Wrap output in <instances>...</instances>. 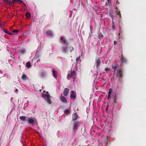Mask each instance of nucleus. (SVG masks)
Here are the masks:
<instances>
[{"label": "nucleus", "instance_id": "393cba45", "mask_svg": "<svg viewBox=\"0 0 146 146\" xmlns=\"http://www.w3.org/2000/svg\"><path fill=\"white\" fill-rule=\"evenodd\" d=\"M103 35H102V33L99 32L98 34V38H102Z\"/></svg>", "mask_w": 146, "mask_h": 146}, {"label": "nucleus", "instance_id": "c756f323", "mask_svg": "<svg viewBox=\"0 0 146 146\" xmlns=\"http://www.w3.org/2000/svg\"><path fill=\"white\" fill-rule=\"evenodd\" d=\"M46 75V73L45 72H42L41 74V77H44Z\"/></svg>", "mask_w": 146, "mask_h": 146}, {"label": "nucleus", "instance_id": "4468645a", "mask_svg": "<svg viewBox=\"0 0 146 146\" xmlns=\"http://www.w3.org/2000/svg\"><path fill=\"white\" fill-rule=\"evenodd\" d=\"M68 47L67 46H63L62 47V52L64 53H65L66 52L67 50Z\"/></svg>", "mask_w": 146, "mask_h": 146}, {"label": "nucleus", "instance_id": "cd10ccee", "mask_svg": "<svg viewBox=\"0 0 146 146\" xmlns=\"http://www.w3.org/2000/svg\"><path fill=\"white\" fill-rule=\"evenodd\" d=\"M112 28L113 30L115 29V24L113 20L112 22Z\"/></svg>", "mask_w": 146, "mask_h": 146}, {"label": "nucleus", "instance_id": "b1692460", "mask_svg": "<svg viewBox=\"0 0 146 146\" xmlns=\"http://www.w3.org/2000/svg\"><path fill=\"white\" fill-rule=\"evenodd\" d=\"M26 66L27 68H30L31 66L30 62L29 61L27 62L26 63Z\"/></svg>", "mask_w": 146, "mask_h": 146}, {"label": "nucleus", "instance_id": "dca6fc26", "mask_svg": "<svg viewBox=\"0 0 146 146\" xmlns=\"http://www.w3.org/2000/svg\"><path fill=\"white\" fill-rule=\"evenodd\" d=\"M112 92V89H110L109 90V91L108 92V100H109V99L110 98V96L111 93V92Z\"/></svg>", "mask_w": 146, "mask_h": 146}, {"label": "nucleus", "instance_id": "37998d69", "mask_svg": "<svg viewBox=\"0 0 146 146\" xmlns=\"http://www.w3.org/2000/svg\"><path fill=\"white\" fill-rule=\"evenodd\" d=\"M115 99H114V102H115Z\"/></svg>", "mask_w": 146, "mask_h": 146}, {"label": "nucleus", "instance_id": "a878e982", "mask_svg": "<svg viewBox=\"0 0 146 146\" xmlns=\"http://www.w3.org/2000/svg\"><path fill=\"white\" fill-rule=\"evenodd\" d=\"M108 2L106 3V4L109 6L111 4V0H107Z\"/></svg>", "mask_w": 146, "mask_h": 146}, {"label": "nucleus", "instance_id": "9b49d317", "mask_svg": "<svg viewBox=\"0 0 146 146\" xmlns=\"http://www.w3.org/2000/svg\"><path fill=\"white\" fill-rule=\"evenodd\" d=\"M72 77L74 78H75L77 76V72L75 70L73 71L71 73Z\"/></svg>", "mask_w": 146, "mask_h": 146}, {"label": "nucleus", "instance_id": "72a5a7b5", "mask_svg": "<svg viewBox=\"0 0 146 146\" xmlns=\"http://www.w3.org/2000/svg\"><path fill=\"white\" fill-rule=\"evenodd\" d=\"M45 96L47 98H49L50 97L49 95L48 94H46L45 95Z\"/></svg>", "mask_w": 146, "mask_h": 146}, {"label": "nucleus", "instance_id": "a19ab883", "mask_svg": "<svg viewBox=\"0 0 146 146\" xmlns=\"http://www.w3.org/2000/svg\"><path fill=\"white\" fill-rule=\"evenodd\" d=\"M108 106H107L106 107V111H107L108 109Z\"/></svg>", "mask_w": 146, "mask_h": 146}, {"label": "nucleus", "instance_id": "f257e3e1", "mask_svg": "<svg viewBox=\"0 0 146 146\" xmlns=\"http://www.w3.org/2000/svg\"><path fill=\"white\" fill-rule=\"evenodd\" d=\"M20 119L23 121H28V123L30 124L31 126L34 125L35 123L34 120L31 118H29L27 117L24 116H21L19 117Z\"/></svg>", "mask_w": 146, "mask_h": 146}, {"label": "nucleus", "instance_id": "6e6552de", "mask_svg": "<svg viewBox=\"0 0 146 146\" xmlns=\"http://www.w3.org/2000/svg\"><path fill=\"white\" fill-rule=\"evenodd\" d=\"M78 115L76 113H75L72 114V120L74 121L78 119Z\"/></svg>", "mask_w": 146, "mask_h": 146}, {"label": "nucleus", "instance_id": "20e7f679", "mask_svg": "<svg viewBox=\"0 0 146 146\" xmlns=\"http://www.w3.org/2000/svg\"><path fill=\"white\" fill-rule=\"evenodd\" d=\"M101 60L99 58L96 59L95 62V65L96 67V69L98 70L99 67L101 64Z\"/></svg>", "mask_w": 146, "mask_h": 146}, {"label": "nucleus", "instance_id": "f704fd0d", "mask_svg": "<svg viewBox=\"0 0 146 146\" xmlns=\"http://www.w3.org/2000/svg\"><path fill=\"white\" fill-rule=\"evenodd\" d=\"M4 32H5V33H6L7 34H8V31L7 30H6L5 29L4 30Z\"/></svg>", "mask_w": 146, "mask_h": 146}, {"label": "nucleus", "instance_id": "a211bd4d", "mask_svg": "<svg viewBox=\"0 0 146 146\" xmlns=\"http://www.w3.org/2000/svg\"><path fill=\"white\" fill-rule=\"evenodd\" d=\"M21 78L23 80H25L28 79V78L26 75L25 74H23Z\"/></svg>", "mask_w": 146, "mask_h": 146}, {"label": "nucleus", "instance_id": "7ed1b4c3", "mask_svg": "<svg viewBox=\"0 0 146 146\" xmlns=\"http://www.w3.org/2000/svg\"><path fill=\"white\" fill-rule=\"evenodd\" d=\"M117 77L121 78L123 77V71L121 69H117Z\"/></svg>", "mask_w": 146, "mask_h": 146}, {"label": "nucleus", "instance_id": "ea45409f", "mask_svg": "<svg viewBox=\"0 0 146 146\" xmlns=\"http://www.w3.org/2000/svg\"><path fill=\"white\" fill-rule=\"evenodd\" d=\"M2 0L4 1H5V3H6L7 1H8V0Z\"/></svg>", "mask_w": 146, "mask_h": 146}, {"label": "nucleus", "instance_id": "ddd939ff", "mask_svg": "<svg viewBox=\"0 0 146 146\" xmlns=\"http://www.w3.org/2000/svg\"><path fill=\"white\" fill-rule=\"evenodd\" d=\"M13 3V0L12 1H10V0H8L6 3L9 4L10 6L13 7L14 5Z\"/></svg>", "mask_w": 146, "mask_h": 146}, {"label": "nucleus", "instance_id": "58836bf2", "mask_svg": "<svg viewBox=\"0 0 146 146\" xmlns=\"http://www.w3.org/2000/svg\"><path fill=\"white\" fill-rule=\"evenodd\" d=\"M18 90L17 89H16L15 90V92H17V93H18Z\"/></svg>", "mask_w": 146, "mask_h": 146}, {"label": "nucleus", "instance_id": "f8f14e48", "mask_svg": "<svg viewBox=\"0 0 146 146\" xmlns=\"http://www.w3.org/2000/svg\"><path fill=\"white\" fill-rule=\"evenodd\" d=\"M52 72L53 73V77L56 78V72L55 69L53 68H52Z\"/></svg>", "mask_w": 146, "mask_h": 146}, {"label": "nucleus", "instance_id": "bb28decb", "mask_svg": "<svg viewBox=\"0 0 146 146\" xmlns=\"http://www.w3.org/2000/svg\"><path fill=\"white\" fill-rule=\"evenodd\" d=\"M72 77V75L71 74H68L67 76V78L68 80H70L71 78V77Z\"/></svg>", "mask_w": 146, "mask_h": 146}, {"label": "nucleus", "instance_id": "79ce46f5", "mask_svg": "<svg viewBox=\"0 0 146 146\" xmlns=\"http://www.w3.org/2000/svg\"><path fill=\"white\" fill-rule=\"evenodd\" d=\"M9 35H12V33H8V34Z\"/></svg>", "mask_w": 146, "mask_h": 146}, {"label": "nucleus", "instance_id": "5701e85b", "mask_svg": "<svg viewBox=\"0 0 146 146\" xmlns=\"http://www.w3.org/2000/svg\"><path fill=\"white\" fill-rule=\"evenodd\" d=\"M13 3L15 2H18L19 3H23V2L21 0H13Z\"/></svg>", "mask_w": 146, "mask_h": 146}, {"label": "nucleus", "instance_id": "2f4dec72", "mask_svg": "<svg viewBox=\"0 0 146 146\" xmlns=\"http://www.w3.org/2000/svg\"><path fill=\"white\" fill-rule=\"evenodd\" d=\"M64 113H65L68 114L69 113V111L68 110H66L64 111Z\"/></svg>", "mask_w": 146, "mask_h": 146}, {"label": "nucleus", "instance_id": "f03ea898", "mask_svg": "<svg viewBox=\"0 0 146 146\" xmlns=\"http://www.w3.org/2000/svg\"><path fill=\"white\" fill-rule=\"evenodd\" d=\"M80 122L78 121H75L73 124V131H76L77 130L78 127L80 126L79 124Z\"/></svg>", "mask_w": 146, "mask_h": 146}, {"label": "nucleus", "instance_id": "e433bc0d", "mask_svg": "<svg viewBox=\"0 0 146 146\" xmlns=\"http://www.w3.org/2000/svg\"><path fill=\"white\" fill-rule=\"evenodd\" d=\"M117 42L116 41H114V45H116L117 44Z\"/></svg>", "mask_w": 146, "mask_h": 146}, {"label": "nucleus", "instance_id": "9d476101", "mask_svg": "<svg viewBox=\"0 0 146 146\" xmlns=\"http://www.w3.org/2000/svg\"><path fill=\"white\" fill-rule=\"evenodd\" d=\"M112 68L114 72V74H115L116 70L118 68V67L117 65L116 64H112L111 65Z\"/></svg>", "mask_w": 146, "mask_h": 146}, {"label": "nucleus", "instance_id": "39448f33", "mask_svg": "<svg viewBox=\"0 0 146 146\" xmlns=\"http://www.w3.org/2000/svg\"><path fill=\"white\" fill-rule=\"evenodd\" d=\"M60 40L64 44L68 46L69 45V43L68 41L66 39L64 38L63 37H60Z\"/></svg>", "mask_w": 146, "mask_h": 146}, {"label": "nucleus", "instance_id": "4c0bfd02", "mask_svg": "<svg viewBox=\"0 0 146 146\" xmlns=\"http://www.w3.org/2000/svg\"><path fill=\"white\" fill-rule=\"evenodd\" d=\"M116 3L117 4H119V2L117 0V1H116Z\"/></svg>", "mask_w": 146, "mask_h": 146}, {"label": "nucleus", "instance_id": "c9c22d12", "mask_svg": "<svg viewBox=\"0 0 146 146\" xmlns=\"http://www.w3.org/2000/svg\"><path fill=\"white\" fill-rule=\"evenodd\" d=\"M74 47H72V49H71V50H70V52H71L72 51H73L74 50Z\"/></svg>", "mask_w": 146, "mask_h": 146}, {"label": "nucleus", "instance_id": "0eeeda50", "mask_svg": "<svg viewBox=\"0 0 146 146\" xmlns=\"http://www.w3.org/2000/svg\"><path fill=\"white\" fill-rule=\"evenodd\" d=\"M69 91L70 90L69 89L66 88H65L63 92L64 95L65 96H68L69 93Z\"/></svg>", "mask_w": 146, "mask_h": 146}, {"label": "nucleus", "instance_id": "423d86ee", "mask_svg": "<svg viewBox=\"0 0 146 146\" xmlns=\"http://www.w3.org/2000/svg\"><path fill=\"white\" fill-rule=\"evenodd\" d=\"M76 94L73 90L71 91L70 97L71 99H74L76 97Z\"/></svg>", "mask_w": 146, "mask_h": 146}, {"label": "nucleus", "instance_id": "c85d7f7f", "mask_svg": "<svg viewBox=\"0 0 146 146\" xmlns=\"http://www.w3.org/2000/svg\"><path fill=\"white\" fill-rule=\"evenodd\" d=\"M76 62H78V61H80V62L81 61V60L80 59V57H78L76 60Z\"/></svg>", "mask_w": 146, "mask_h": 146}, {"label": "nucleus", "instance_id": "c03bdc74", "mask_svg": "<svg viewBox=\"0 0 146 146\" xmlns=\"http://www.w3.org/2000/svg\"><path fill=\"white\" fill-rule=\"evenodd\" d=\"M42 97H44V95H42Z\"/></svg>", "mask_w": 146, "mask_h": 146}, {"label": "nucleus", "instance_id": "1a4fd4ad", "mask_svg": "<svg viewBox=\"0 0 146 146\" xmlns=\"http://www.w3.org/2000/svg\"><path fill=\"white\" fill-rule=\"evenodd\" d=\"M60 99L61 101L64 103H66L67 101L66 98L64 96H61L60 97Z\"/></svg>", "mask_w": 146, "mask_h": 146}, {"label": "nucleus", "instance_id": "6ab92c4d", "mask_svg": "<svg viewBox=\"0 0 146 146\" xmlns=\"http://www.w3.org/2000/svg\"><path fill=\"white\" fill-rule=\"evenodd\" d=\"M45 100L47 102V103L48 104H51V102L50 99V97L49 98H46V99Z\"/></svg>", "mask_w": 146, "mask_h": 146}, {"label": "nucleus", "instance_id": "f3484780", "mask_svg": "<svg viewBox=\"0 0 146 146\" xmlns=\"http://www.w3.org/2000/svg\"><path fill=\"white\" fill-rule=\"evenodd\" d=\"M121 61L123 63H126L127 62V60L123 56L121 58Z\"/></svg>", "mask_w": 146, "mask_h": 146}, {"label": "nucleus", "instance_id": "aec40b11", "mask_svg": "<svg viewBox=\"0 0 146 146\" xmlns=\"http://www.w3.org/2000/svg\"><path fill=\"white\" fill-rule=\"evenodd\" d=\"M116 12L117 13V15L120 16V17L121 16V14L120 13V12L119 11V9L117 7H116Z\"/></svg>", "mask_w": 146, "mask_h": 146}, {"label": "nucleus", "instance_id": "473e14b6", "mask_svg": "<svg viewBox=\"0 0 146 146\" xmlns=\"http://www.w3.org/2000/svg\"><path fill=\"white\" fill-rule=\"evenodd\" d=\"M19 31L18 30H14L13 31V33H15L16 34H17L18 32Z\"/></svg>", "mask_w": 146, "mask_h": 146}, {"label": "nucleus", "instance_id": "412c9836", "mask_svg": "<svg viewBox=\"0 0 146 146\" xmlns=\"http://www.w3.org/2000/svg\"><path fill=\"white\" fill-rule=\"evenodd\" d=\"M26 50L25 49H21L20 50V53L22 54H23L25 53Z\"/></svg>", "mask_w": 146, "mask_h": 146}, {"label": "nucleus", "instance_id": "2eb2a0df", "mask_svg": "<svg viewBox=\"0 0 146 146\" xmlns=\"http://www.w3.org/2000/svg\"><path fill=\"white\" fill-rule=\"evenodd\" d=\"M46 34L48 36H52V33L50 31H48L46 32Z\"/></svg>", "mask_w": 146, "mask_h": 146}, {"label": "nucleus", "instance_id": "7c9ffc66", "mask_svg": "<svg viewBox=\"0 0 146 146\" xmlns=\"http://www.w3.org/2000/svg\"><path fill=\"white\" fill-rule=\"evenodd\" d=\"M110 68H106L105 69V70L106 72H108V71H109L110 70Z\"/></svg>", "mask_w": 146, "mask_h": 146}, {"label": "nucleus", "instance_id": "4be33fe9", "mask_svg": "<svg viewBox=\"0 0 146 146\" xmlns=\"http://www.w3.org/2000/svg\"><path fill=\"white\" fill-rule=\"evenodd\" d=\"M25 15L27 18H29L31 17V14L30 13L27 12L25 14Z\"/></svg>", "mask_w": 146, "mask_h": 146}]
</instances>
